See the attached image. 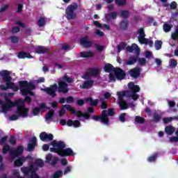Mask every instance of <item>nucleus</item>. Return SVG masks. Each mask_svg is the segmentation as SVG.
<instances>
[{"instance_id": "c85d7f7f", "label": "nucleus", "mask_w": 178, "mask_h": 178, "mask_svg": "<svg viewBox=\"0 0 178 178\" xmlns=\"http://www.w3.org/2000/svg\"><path fill=\"white\" fill-rule=\"evenodd\" d=\"M94 84V81L89 80L86 81L82 86H81V88H83V90L91 88V86Z\"/></svg>"}, {"instance_id": "c9c22d12", "label": "nucleus", "mask_w": 178, "mask_h": 178, "mask_svg": "<svg viewBox=\"0 0 178 178\" xmlns=\"http://www.w3.org/2000/svg\"><path fill=\"white\" fill-rule=\"evenodd\" d=\"M120 16H121V17L122 19H124L125 20H127V19H129V17H130V11H129V10H122L120 12Z\"/></svg>"}, {"instance_id": "72a5a7b5", "label": "nucleus", "mask_w": 178, "mask_h": 178, "mask_svg": "<svg viewBox=\"0 0 178 178\" xmlns=\"http://www.w3.org/2000/svg\"><path fill=\"white\" fill-rule=\"evenodd\" d=\"M127 27H129V21L127 19L122 20L120 23V30H127Z\"/></svg>"}, {"instance_id": "b1692460", "label": "nucleus", "mask_w": 178, "mask_h": 178, "mask_svg": "<svg viewBox=\"0 0 178 178\" xmlns=\"http://www.w3.org/2000/svg\"><path fill=\"white\" fill-rule=\"evenodd\" d=\"M105 18H106V22H111L112 20V19L113 20H115L118 18V13L112 12L110 13H107L105 15Z\"/></svg>"}, {"instance_id": "8fccbe9b", "label": "nucleus", "mask_w": 178, "mask_h": 178, "mask_svg": "<svg viewBox=\"0 0 178 178\" xmlns=\"http://www.w3.org/2000/svg\"><path fill=\"white\" fill-rule=\"evenodd\" d=\"M138 62L140 66H144L145 63H147V59H145V58L138 57Z\"/></svg>"}, {"instance_id": "c03bdc74", "label": "nucleus", "mask_w": 178, "mask_h": 178, "mask_svg": "<svg viewBox=\"0 0 178 178\" xmlns=\"http://www.w3.org/2000/svg\"><path fill=\"white\" fill-rule=\"evenodd\" d=\"M35 164L39 168H44V161L41 159H38L35 161Z\"/></svg>"}, {"instance_id": "49530a36", "label": "nucleus", "mask_w": 178, "mask_h": 178, "mask_svg": "<svg viewBox=\"0 0 178 178\" xmlns=\"http://www.w3.org/2000/svg\"><path fill=\"white\" fill-rule=\"evenodd\" d=\"M115 2L118 6H124L127 3L126 0H115Z\"/></svg>"}, {"instance_id": "ea45409f", "label": "nucleus", "mask_w": 178, "mask_h": 178, "mask_svg": "<svg viewBox=\"0 0 178 178\" xmlns=\"http://www.w3.org/2000/svg\"><path fill=\"white\" fill-rule=\"evenodd\" d=\"M172 27H173V25L165 23L163 24V31H165V33H169V31L172 30Z\"/></svg>"}, {"instance_id": "4be33fe9", "label": "nucleus", "mask_w": 178, "mask_h": 178, "mask_svg": "<svg viewBox=\"0 0 178 178\" xmlns=\"http://www.w3.org/2000/svg\"><path fill=\"white\" fill-rule=\"evenodd\" d=\"M67 126H68V127L73 126L75 129H77V127L81 126V123L77 120L73 121L72 119H70L67 121Z\"/></svg>"}, {"instance_id": "5fc2aeb1", "label": "nucleus", "mask_w": 178, "mask_h": 178, "mask_svg": "<svg viewBox=\"0 0 178 178\" xmlns=\"http://www.w3.org/2000/svg\"><path fill=\"white\" fill-rule=\"evenodd\" d=\"M65 101L67 104H73L74 102V97L72 96H68L66 97Z\"/></svg>"}, {"instance_id": "bf43d9fd", "label": "nucleus", "mask_w": 178, "mask_h": 178, "mask_svg": "<svg viewBox=\"0 0 178 178\" xmlns=\"http://www.w3.org/2000/svg\"><path fill=\"white\" fill-rule=\"evenodd\" d=\"M16 137L13 136L10 138L9 143L10 144H11V145H15V144H16Z\"/></svg>"}, {"instance_id": "5701e85b", "label": "nucleus", "mask_w": 178, "mask_h": 178, "mask_svg": "<svg viewBox=\"0 0 178 178\" xmlns=\"http://www.w3.org/2000/svg\"><path fill=\"white\" fill-rule=\"evenodd\" d=\"M79 42L81 45H92V42L90 41V38L88 35L81 38Z\"/></svg>"}, {"instance_id": "39448f33", "label": "nucleus", "mask_w": 178, "mask_h": 178, "mask_svg": "<svg viewBox=\"0 0 178 178\" xmlns=\"http://www.w3.org/2000/svg\"><path fill=\"white\" fill-rule=\"evenodd\" d=\"M14 106H17L16 113L19 115V116H22V118H27L29 116V111L30 108H26L24 106V100L22 99H19L18 100L13 102Z\"/></svg>"}, {"instance_id": "a18cd8bd", "label": "nucleus", "mask_w": 178, "mask_h": 178, "mask_svg": "<svg viewBox=\"0 0 178 178\" xmlns=\"http://www.w3.org/2000/svg\"><path fill=\"white\" fill-rule=\"evenodd\" d=\"M63 175V172L61 170H57L54 172V174L52 175V177L54 178H60L62 177Z\"/></svg>"}, {"instance_id": "2f4dec72", "label": "nucleus", "mask_w": 178, "mask_h": 178, "mask_svg": "<svg viewBox=\"0 0 178 178\" xmlns=\"http://www.w3.org/2000/svg\"><path fill=\"white\" fill-rule=\"evenodd\" d=\"M165 131L168 136H172L176 131V129L173 126L170 125L165 127Z\"/></svg>"}, {"instance_id": "052dcab7", "label": "nucleus", "mask_w": 178, "mask_h": 178, "mask_svg": "<svg viewBox=\"0 0 178 178\" xmlns=\"http://www.w3.org/2000/svg\"><path fill=\"white\" fill-rule=\"evenodd\" d=\"M24 104H25V102H26V104H28V105H30V104H31V101H33V99H31L30 97V96H26L24 98Z\"/></svg>"}, {"instance_id": "6e6552de", "label": "nucleus", "mask_w": 178, "mask_h": 178, "mask_svg": "<svg viewBox=\"0 0 178 178\" xmlns=\"http://www.w3.org/2000/svg\"><path fill=\"white\" fill-rule=\"evenodd\" d=\"M63 107L65 108L67 111L70 112V113L75 115V116H77L78 118H84L85 119H86V120H90V119H91V115L87 113H84L81 111L76 110L74 109V107L72 106L65 104L63 105Z\"/></svg>"}, {"instance_id": "e2e57ef3", "label": "nucleus", "mask_w": 178, "mask_h": 178, "mask_svg": "<svg viewBox=\"0 0 178 178\" xmlns=\"http://www.w3.org/2000/svg\"><path fill=\"white\" fill-rule=\"evenodd\" d=\"M52 159H54V156H52L51 154H47L46 157L47 162L49 163L52 161Z\"/></svg>"}, {"instance_id": "603ef678", "label": "nucleus", "mask_w": 178, "mask_h": 178, "mask_svg": "<svg viewBox=\"0 0 178 178\" xmlns=\"http://www.w3.org/2000/svg\"><path fill=\"white\" fill-rule=\"evenodd\" d=\"M158 158V154H155L147 159L148 162H155Z\"/></svg>"}, {"instance_id": "e433bc0d", "label": "nucleus", "mask_w": 178, "mask_h": 178, "mask_svg": "<svg viewBox=\"0 0 178 178\" xmlns=\"http://www.w3.org/2000/svg\"><path fill=\"white\" fill-rule=\"evenodd\" d=\"M54 115H55V111L54 110H50L47 112V113L45 115V119L46 120H51L52 118H54Z\"/></svg>"}, {"instance_id": "9d476101", "label": "nucleus", "mask_w": 178, "mask_h": 178, "mask_svg": "<svg viewBox=\"0 0 178 178\" xmlns=\"http://www.w3.org/2000/svg\"><path fill=\"white\" fill-rule=\"evenodd\" d=\"M117 95L118 97V105L120 106V109L121 111H126V109H129V104L124 100V95L122 92H117Z\"/></svg>"}, {"instance_id": "864d4df0", "label": "nucleus", "mask_w": 178, "mask_h": 178, "mask_svg": "<svg viewBox=\"0 0 178 178\" xmlns=\"http://www.w3.org/2000/svg\"><path fill=\"white\" fill-rule=\"evenodd\" d=\"M21 115H19V114L17 115H15L13 114L11 116H10L8 118L9 120H10L11 122H13L15 120H17L19 119V117H20Z\"/></svg>"}, {"instance_id": "7c9ffc66", "label": "nucleus", "mask_w": 178, "mask_h": 178, "mask_svg": "<svg viewBox=\"0 0 178 178\" xmlns=\"http://www.w3.org/2000/svg\"><path fill=\"white\" fill-rule=\"evenodd\" d=\"M65 81L67 84H70L72 83H74V79H73L72 77H70L67 74H65L63 77H62V81Z\"/></svg>"}, {"instance_id": "13d9d810", "label": "nucleus", "mask_w": 178, "mask_h": 178, "mask_svg": "<svg viewBox=\"0 0 178 178\" xmlns=\"http://www.w3.org/2000/svg\"><path fill=\"white\" fill-rule=\"evenodd\" d=\"M170 8L172 10H175V9H177V3H176V1L171 2L170 4Z\"/></svg>"}, {"instance_id": "69168bd1", "label": "nucleus", "mask_w": 178, "mask_h": 178, "mask_svg": "<svg viewBox=\"0 0 178 178\" xmlns=\"http://www.w3.org/2000/svg\"><path fill=\"white\" fill-rule=\"evenodd\" d=\"M22 11H23V4L19 3L17 10V13H22Z\"/></svg>"}, {"instance_id": "7ed1b4c3", "label": "nucleus", "mask_w": 178, "mask_h": 178, "mask_svg": "<svg viewBox=\"0 0 178 178\" xmlns=\"http://www.w3.org/2000/svg\"><path fill=\"white\" fill-rule=\"evenodd\" d=\"M115 108H108V111L106 110H103L100 115H92V119L95 122H101V123L106 124V126H109L108 116H115Z\"/></svg>"}, {"instance_id": "de8ad7c7", "label": "nucleus", "mask_w": 178, "mask_h": 178, "mask_svg": "<svg viewBox=\"0 0 178 178\" xmlns=\"http://www.w3.org/2000/svg\"><path fill=\"white\" fill-rule=\"evenodd\" d=\"M161 119H162V116H161V115H159L158 113L154 114V115H153L154 122H155L156 123H158V122H159V120H161Z\"/></svg>"}, {"instance_id": "f3484780", "label": "nucleus", "mask_w": 178, "mask_h": 178, "mask_svg": "<svg viewBox=\"0 0 178 178\" xmlns=\"http://www.w3.org/2000/svg\"><path fill=\"white\" fill-rule=\"evenodd\" d=\"M45 108L49 109V107H47V104H45V103H41L39 107H35L33 109L32 114L33 115V116H37L40 115V112L41 110Z\"/></svg>"}, {"instance_id": "1a4fd4ad", "label": "nucleus", "mask_w": 178, "mask_h": 178, "mask_svg": "<svg viewBox=\"0 0 178 178\" xmlns=\"http://www.w3.org/2000/svg\"><path fill=\"white\" fill-rule=\"evenodd\" d=\"M137 33L138 34V42L143 45H154V41L152 38H145V31L144 29L140 28L138 30Z\"/></svg>"}, {"instance_id": "a211bd4d", "label": "nucleus", "mask_w": 178, "mask_h": 178, "mask_svg": "<svg viewBox=\"0 0 178 178\" xmlns=\"http://www.w3.org/2000/svg\"><path fill=\"white\" fill-rule=\"evenodd\" d=\"M23 151H24V147H23L22 145H19L17 147L15 150L10 152V155H12V156H15L16 158H17V156H20V155L23 154Z\"/></svg>"}, {"instance_id": "338daca9", "label": "nucleus", "mask_w": 178, "mask_h": 178, "mask_svg": "<svg viewBox=\"0 0 178 178\" xmlns=\"http://www.w3.org/2000/svg\"><path fill=\"white\" fill-rule=\"evenodd\" d=\"M66 113V110L64 108H61L60 111H58V115L60 117L63 116Z\"/></svg>"}, {"instance_id": "393cba45", "label": "nucleus", "mask_w": 178, "mask_h": 178, "mask_svg": "<svg viewBox=\"0 0 178 178\" xmlns=\"http://www.w3.org/2000/svg\"><path fill=\"white\" fill-rule=\"evenodd\" d=\"M19 59H33V56L30 55V53H27L25 51H19L17 54Z\"/></svg>"}, {"instance_id": "79ce46f5", "label": "nucleus", "mask_w": 178, "mask_h": 178, "mask_svg": "<svg viewBox=\"0 0 178 178\" xmlns=\"http://www.w3.org/2000/svg\"><path fill=\"white\" fill-rule=\"evenodd\" d=\"M91 77H92L91 73L90 72V70L88 69L87 72L83 74L82 79H83V80H90Z\"/></svg>"}, {"instance_id": "aec40b11", "label": "nucleus", "mask_w": 178, "mask_h": 178, "mask_svg": "<svg viewBox=\"0 0 178 178\" xmlns=\"http://www.w3.org/2000/svg\"><path fill=\"white\" fill-rule=\"evenodd\" d=\"M128 88L131 90V93L140 92V90H141L139 86L134 84L133 82H129L128 83Z\"/></svg>"}, {"instance_id": "a19ab883", "label": "nucleus", "mask_w": 178, "mask_h": 178, "mask_svg": "<svg viewBox=\"0 0 178 178\" xmlns=\"http://www.w3.org/2000/svg\"><path fill=\"white\" fill-rule=\"evenodd\" d=\"M10 151V146L8 144H5L2 148V152L4 155Z\"/></svg>"}, {"instance_id": "4468645a", "label": "nucleus", "mask_w": 178, "mask_h": 178, "mask_svg": "<svg viewBox=\"0 0 178 178\" xmlns=\"http://www.w3.org/2000/svg\"><path fill=\"white\" fill-rule=\"evenodd\" d=\"M114 74L118 80H124L126 77V72L120 67L115 69Z\"/></svg>"}, {"instance_id": "680f3d73", "label": "nucleus", "mask_w": 178, "mask_h": 178, "mask_svg": "<svg viewBox=\"0 0 178 178\" xmlns=\"http://www.w3.org/2000/svg\"><path fill=\"white\" fill-rule=\"evenodd\" d=\"M101 108H102V109H107L108 108V103L105 100H103L102 102Z\"/></svg>"}, {"instance_id": "cd10ccee", "label": "nucleus", "mask_w": 178, "mask_h": 178, "mask_svg": "<svg viewBox=\"0 0 178 178\" xmlns=\"http://www.w3.org/2000/svg\"><path fill=\"white\" fill-rule=\"evenodd\" d=\"M116 68H115V67H113V65H112V64L111 63H106L104 65V72L106 73H111V72H115V70Z\"/></svg>"}, {"instance_id": "dca6fc26", "label": "nucleus", "mask_w": 178, "mask_h": 178, "mask_svg": "<svg viewBox=\"0 0 178 178\" xmlns=\"http://www.w3.org/2000/svg\"><path fill=\"white\" fill-rule=\"evenodd\" d=\"M41 141H52L54 140V135L52 134H47V132H42L40 134Z\"/></svg>"}, {"instance_id": "6ab92c4d", "label": "nucleus", "mask_w": 178, "mask_h": 178, "mask_svg": "<svg viewBox=\"0 0 178 178\" xmlns=\"http://www.w3.org/2000/svg\"><path fill=\"white\" fill-rule=\"evenodd\" d=\"M37 145V137L33 136L31 140V143L28 144L27 149L29 152H33Z\"/></svg>"}, {"instance_id": "09e8293b", "label": "nucleus", "mask_w": 178, "mask_h": 178, "mask_svg": "<svg viewBox=\"0 0 178 178\" xmlns=\"http://www.w3.org/2000/svg\"><path fill=\"white\" fill-rule=\"evenodd\" d=\"M171 38L174 40L175 41H177L178 40V29H176L175 30V32L172 33Z\"/></svg>"}, {"instance_id": "f8f14e48", "label": "nucleus", "mask_w": 178, "mask_h": 178, "mask_svg": "<svg viewBox=\"0 0 178 178\" xmlns=\"http://www.w3.org/2000/svg\"><path fill=\"white\" fill-rule=\"evenodd\" d=\"M56 90H58V84L54 83L51 85L49 88H44L43 91H44L47 95H50L52 98H55L56 96Z\"/></svg>"}, {"instance_id": "f257e3e1", "label": "nucleus", "mask_w": 178, "mask_h": 178, "mask_svg": "<svg viewBox=\"0 0 178 178\" xmlns=\"http://www.w3.org/2000/svg\"><path fill=\"white\" fill-rule=\"evenodd\" d=\"M51 145L53 147L50 148V152L58 154L60 156H74L76 155L72 148H66V144L63 141L53 140L51 143Z\"/></svg>"}, {"instance_id": "37998d69", "label": "nucleus", "mask_w": 178, "mask_h": 178, "mask_svg": "<svg viewBox=\"0 0 178 178\" xmlns=\"http://www.w3.org/2000/svg\"><path fill=\"white\" fill-rule=\"evenodd\" d=\"M170 69H175L177 66V60L171 59L169 62Z\"/></svg>"}, {"instance_id": "0eeeda50", "label": "nucleus", "mask_w": 178, "mask_h": 178, "mask_svg": "<svg viewBox=\"0 0 178 178\" xmlns=\"http://www.w3.org/2000/svg\"><path fill=\"white\" fill-rule=\"evenodd\" d=\"M77 9H79V5H77V3H72L67 7L65 10V15L67 20H73L77 17V14L74 12V10H77Z\"/></svg>"}, {"instance_id": "774afa93", "label": "nucleus", "mask_w": 178, "mask_h": 178, "mask_svg": "<svg viewBox=\"0 0 178 178\" xmlns=\"http://www.w3.org/2000/svg\"><path fill=\"white\" fill-rule=\"evenodd\" d=\"M170 143H178V137L177 136H172L170 138Z\"/></svg>"}, {"instance_id": "58836bf2", "label": "nucleus", "mask_w": 178, "mask_h": 178, "mask_svg": "<svg viewBox=\"0 0 178 178\" xmlns=\"http://www.w3.org/2000/svg\"><path fill=\"white\" fill-rule=\"evenodd\" d=\"M135 122H136V123H138V124H143L145 123V119L143 117L137 115L135 117Z\"/></svg>"}, {"instance_id": "3c124183", "label": "nucleus", "mask_w": 178, "mask_h": 178, "mask_svg": "<svg viewBox=\"0 0 178 178\" xmlns=\"http://www.w3.org/2000/svg\"><path fill=\"white\" fill-rule=\"evenodd\" d=\"M126 115L127 114L125 113H122L120 115L119 120L121 123H124V122H126Z\"/></svg>"}, {"instance_id": "412c9836", "label": "nucleus", "mask_w": 178, "mask_h": 178, "mask_svg": "<svg viewBox=\"0 0 178 178\" xmlns=\"http://www.w3.org/2000/svg\"><path fill=\"white\" fill-rule=\"evenodd\" d=\"M6 102H9V104H5L2 107L1 112L3 113H6V112H8V111H9V108H13V106H15V104H13V102H12L10 101V99H9L8 97L6 98Z\"/></svg>"}, {"instance_id": "423d86ee", "label": "nucleus", "mask_w": 178, "mask_h": 178, "mask_svg": "<svg viewBox=\"0 0 178 178\" xmlns=\"http://www.w3.org/2000/svg\"><path fill=\"white\" fill-rule=\"evenodd\" d=\"M18 84L22 92V95L26 96L29 95L30 91L35 89V85L33 82H29L27 81H19Z\"/></svg>"}, {"instance_id": "9b49d317", "label": "nucleus", "mask_w": 178, "mask_h": 178, "mask_svg": "<svg viewBox=\"0 0 178 178\" xmlns=\"http://www.w3.org/2000/svg\"><path fill=\"white\" fill-rule=\"evenodd\" d=\"M69 84L65 81H59L57 86L58 94H67L69 92Z\"/></svg>"}, {"instance_id": "f03ea898", "label": "nucleus", "mask_w": 178, "mask_h": 178, "mask_svg": "<svg viewBox=\"0 0 178 178\" xmlns=\"http://www.w3.org/2000/svg\"><path fill=\"white\" fill-rule=\"evenodd\" d=\"M10 72L8 70L1 71L0 76L3 77V81L6 82L5 85L0 86V90L6 91L8 90H13V91H19V86H16L15 83L12 82V76H10Z\"/></svg>"}, {"instance_id": "20e7f679", "label": "nucleus", "mask_w": 178, "mask_h": 178, "mask_svg": "<svg viewBox=\"0 0 178 178\" xmlns=\"http://www.w3.org/2000/svg\"><path fill=\"white\" fill-rule=\"evenodd\" d=\"M127 52H133L135 51L136 55L131 56L129 57V60L127 61L126 65L128 66H131V65H134L138 60V56H140V54L141 52V49L138 47V45H131L127 47Z\"/></svg>"}, {"instance_id": "4c0bfd02", "label": "nucleus", "mask_w": 178, "mask_h": 178, "mask_svg": "<svg viewBox=\"0 0 178 178\" xmlns=\"http://www.w3.org/2000/svg\"><path fill=\"white\" fill-rule=\"evenodd\" d=\"M45 24H47V20L45 19V18L40 17L38 21V26L39 27H44Z\"/></svg>"}, {"instance_id": "6e6d98bb", "label": "nucleus", "mask_w": 178, "mask_h": 178, "mask_svg": "<svg viewBox=\"0 0 178 178\" xmlns=\"http://www.w3.org/2000/svg\"><path fill=\"white\" fill-rule=\"evenodd\" d=\"M74 47L72 45H63L62 47V49H64V51H72Z\"/></svg>"}, {"instance_id": "2eb2a0df", "label": "nucleus", "mask_w": 178, "mask_h": 178, "mask_svg": "<svg viewBox=\"0 0 178 178\" xmlns=\"http://www.w3.org/2000/svg\"><path fill=\"white\" fill-rule=\"evenodd\" d=\"M123 95L125 96V98H131L133 101H137L140 98V95L137 93H131L129 90H122Z\"/></svg>"}, {"instance_id": "c756f323", "label": "nucleus", "mask_w": 178, "mask_h": 178, "mask_svg": "<svg viewBox=\"0 0 178 178\" xmlns=\"http://www.w3.org/2000/svg\"><path fill=\"white\" fill-rule=\"evenodd\" d=\"M36 54H47L48 52V49L44 46H38L35 49Z\"/></svg>"}, {"instance_id": "473e14b6", "label": "nucleus", "mask_w": 178, "mask_h": 178, "mask_svg": "<svg viewBox=\"0 0 178 178\" xmlns=\"http://www.w3.org/2000/svg\"><path fill=\"white\" fill-rule=\"evenodd\" d=\"M24 161H26V159L24 158H18L14 161V166L16 167H20L23 165V163H24Z\"/></svg>"}, {"instance_id": "f704fd0d", "label": "nucleus", "mask_w": 178, "mask_h": 178, "mask_svg": "<svg viewBox=\"0 0 178 178\" xmlns=\"http://www.w3.org/2000/svg\"><path fill=\"white\" fill-rule=\"evenodd\" d=\"M86 102H90L91 106H98V100H94L92 97L85 99Z\"/></svg>"}, {"instance_id": "4d7b16f0", "label": "nucleus", "mask_w": 178, "mask_h": 178, "mask_svg": "<svg viewBox=\"0 0 178 178\" xmlns=\"http://www.w3.org/2000/svg\"><path fill=\"white\" fill-rule=\"evenodd\" d=\"M173 120V118L171 117L170 118H163V122L165 124H168V123H170Z\"/></svg>"}, {"instance_id": "bb28decb", "label": "nucleus", "mask_w": 178, "mask_h": 178, "mask_svg": "<svg viewBox=\"0 0 178 178\" xmlns=\"http://www.w3.org/2000/svg\"><path fill=\"white\" fill-rule=\"evenodd\" d=\"M92 77H98L101 74V72L98 68H88Z\"/></svg>"}, {"instance_id": "0e129e2a", "label": "nucleus", "mask_w": 178, "mask_h": 178, "mask_svg": "<svg viewBox=\"0 0 178 178\" xmlns=\"http://www.w3.org/2000/svg\"><path fill=\"white\" fill-rule=\"evenodd\" d=\"M76 105L78 106H83L84 105V100L83 99H79L76 101Z\"/></svg>"}, {"instance_id": "ddd939ff", "label": "nucleus", "mask_w": 178, "mask_h": 178, "mask_svg": "<svg viewBox=\"0 0 178 178\" xmlns=\"http://www.w3.org/2000/svg\"><path fill=\"white\" fill-rule=\"evenodd\" d=\"M128 74L132 79H138L141 74V68L140 67H134L128 71Z\"/></svg>"}, {"instance_id": "a878e982", "label": "nucleus", "mask_w": 178, "mask_h": 178, "mask_svg": "<svg viewBox=\"0 0 178 178\" xmlns=\"http://www.w3.org/2000/svg\"><path fill=\"white\" fill-rule=\"evenodd\" d=\"M81 58H86L87 59H90V58H94V52L89 51H81L80 53Z\"/></svg>"}]
</instances>
